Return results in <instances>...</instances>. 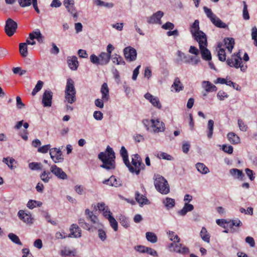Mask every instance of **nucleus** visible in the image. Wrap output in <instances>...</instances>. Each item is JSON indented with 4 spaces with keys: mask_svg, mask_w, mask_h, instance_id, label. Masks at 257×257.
Returning a JSON list of instances; mask_svg holds the SVG:
<instances>
[{
    "mask_svg": "<svg viewBox=\"0 0 257 257\" xmlns=\"http://www.w3.org/2000/svg\"><path fill=\"white\" fill-rule=\"evenodd\" d=\"M199 29V22L198 20H196L191 27V33L194 39L199 43L202 58L205 60L210 61L211 55L210 51L207 48L206 35Z\"/></svg>",
    "mask_w": 257,
    "mask_h": 257,
    "instance_id": "f257e3e1",
    "label": "nucleus"
},
{
    "mask_svg": "<svg viewBox=\"0 0 257 257\" xmlns=\"http://www.w3.org/2000/svg\"><path fill=\"white\" fill-rule=\"evenodd\" d=\"M98 157L103 163L101 167L107 170L115 169V153L109 146H107L104 152L100 153Z\"/></svg>",
    "mask_w": 257,
    "mask_h": 257,
    "instance_id": "f03ea898",
    "label": "nucleus"
},
{
    "mask_svg": "<svg viewBox=\"0 0 257 257\" xmlns=\"http://www.w3.org/2000/svg\"><path fill=\"white\" fill-rule=\"evenodd\" d=\"M143 122L147 130L151 133H159L165 130V123L158 118L145 119Z\"/></svg>",
    "mask_w": 257,
    "mask_h": 257,
    "instance_id": "7ed1b4c3",
    "label": "nucleus"
},
{
    "mask_svg": "<svg viewBox=\"0 0 257 257\" xmlns=\"http://www.w3.org/2000/svg\"><path fill=\"white\" fill-rule=\"evenodd\" d=\"M76 93L73 80L71 78L67 79L65 90V102L70 104L75 102L76 100Z\"/></svg>",
    "mask_w": 257,
    "mask_h": 257,
    "instance_id": "20e7f679",
    "label": "nucleus"
},
{
    "mask_svg": "<svg viewBox=\"0 0 257 257\" xmlns=\"http://www.w3.org/2000/svg\"><path fill=\"white\" fill-rule=\"evenodd\" d=\"M132 173L139 175L142 169L145 168V165L142 162L141 157L138 154H134L132 156V165L128 161V165H125Z\"/></svg>",
    "mask_w": 257,
    "mask_h": 257,
    "instance_id": "39448f33",
    "label": "nucleus"
},
{
    "mask_svg": "<svg viewBox=\"0 0 257 257\" xmlns=\"http://www.w3.org/2000/svg\"><path fill=\"white\" fill-rule=\"evenodd\" d=\"M154 185L157 190L163 194H167L170 192V187L168 181L163 176L155 175Z\"/></svg>",
    "mask_w": 257,
    "mask_h": 257,
    "instance_id": "423d86ee",
    "label": "nucleus"
},
{
    "mask_svg": "<svg viewBox=\"0 0 257 257\" xmlns=\"http://www.w3.org/2000/svg\"><path fill=\"white\" fill-rule=\"evenodd\" d=\"M101 93L102 94L101 99L97 98L95 101V105L100 108L103 107L104 101H107L109 98V89L107 84L104 83L101 88Z\"/></svg>",
    "mask_w": 257,
    "mask_h": 257,
    "instance_id": "0eeeda50",
    "label": "nucleus"
},
{
    "mask_svg": "<svg viewBox=\"0 0 257 257\" xmlns=\"http://www.w3.org/2000/svg\"><path fill=\"white\" fill-rule=\"evenodd\" d=\"M17 28V23L12 19L9 18L6 21L5 31L8 36H12L16 32Z\"/></svg>",
    "mask_w": 257,
    "mask_h": 257,
    "instance_id": "6e6552de",
    "label": "nucleus"
},
{
    "mask_svg": "<svg viewBox=\"0 0 257 257\" xmlns=\"http://www.w3.org/2000/svg\"><path fill=\"white\" fill-rule=\"evenodd\" d=\"M50 155L54 163L62 162L64 160L62 153L59 149L54 148L50 150Z\"/></svg>",
    "mask_w": 257,
    "mask_h": 257,
    "instance_id": "1a4fd4ad",
    "label": "nucleus"
},
{
    "mask_svg": "<svg viewBox=\"0 0 257 257\" xmlns=\"http://www.w3.org/2000/svg\"><path fill=\"white\" fill-rule=\"evenodd\" d=\"M226 62L230 67L238 68L240 66V63L241 62V58L239 52L232 55L231 57L226 60Z\"/></svg>",
    "mask_w": 257,
    "mask_h": 257,
    "instance_id": "9d476101",
    "label": "nucleus"
},
{
    "mask_svg": "<svg viewBox=\"0 0 257 257\" xmlns=\"http://www.w3.org/2000/svg\"><path fill=\"white\" fill-rule=\"evenodd\" d=\"M123 53L125 58L129 61H133L136 59L137 51L131 46L125 47L123 50Z\"/></svg>",
    "mask_w": 257,
    "mask_h": 257,
    "instance_id": "9b49d317",
    "label": "nucleus"
},
{
    "mask_svg": "<svg viewBox=\"0 0 257 257\" xmlns=\"http://www.w3.org/2000/svg\"><path fill=\"white\" fill-rule=\"evenodd\" d=\"M51 172L55 175L58 178L65 180L67 179V174L60 168L58 167L56 165H52L50 168Z\"/></svg>",
    "mask_w": 257,
    "mask_h": 257,
    "instance_id": "f8f14e48",
    "label": "nucleus"
},
{
    "mask_svg": "<svg viewBox=\"0 0 257 257\" xmlns=\"http://www.w3.org/2000/svg\"><path fill=\"white\" fill-rule=\"evenodd\" d=\"M19 218L24 222L31 224L33 223V218L30 212L26 213L23 210H20L18 213Z\"/></svg>",
    "mask_w": 257,
    "mask_h": 257,
    "instance_id": "ddd939ff",
    "label": "nucleus"
},
{
    "mask_svg": "<svg viewBox=\"0 0 257 257\" xmlns=\"http://www.w3.org/2000/svg\"><path fill=\"white\" fill-rule=\"evenodd\" d=\"M53 93L50 90L45 91L43 95L42 104L44 107H50L52 105Z\"/></svg>",
    "mask_w": 257,
    "mask_h": 257,
    "instance_id": "4468645a",
    "label": "nucleus"
},
{
    "mask_svg": "<svg viewBox=\"0 0 257 257\" xmlns=\"http://www.w3.org/2000/svg\"><path fill=\"white\" fill-rule=\"evenodd\" d=\"M145 98L147 99L151 104L155 107L161 109L162 108V104L158 97L153 96L150 93H147L144 95Z\"/></svg>",
    "mask_w": 257,
    "mask_h": 257,
    "instance_id": "2eb2a0df",
    "label": "nucleus"
},
{
    "mask_svg": "<svg viewBox=\"0 0 257 257\" xmlns=\"http://www.w3.org/2000/svg\"><path fill=\"white\" fill-rule=\"evenodd\" d=\"M163 16L164 13L159 11L149 18L147 22L149 24H161V19Z\"/></svg>",
    "mask_w": 257,
    "mask_h": 257,
    "instance_id": "dca6fc26",
    "label": "nucleus"
},
{
    "mask_svg": "<svg viewBox=\"0 0 257 257\" xmlns=\"http://www.w3.org/2000/svg\"><path fill=\"white\" fill-rule=\"evenodd\" d=\"M103 183L117 187L121 186V181L119 179H117L115 176H111L109 179L104 180Z\"/></svg>",
    "mask_w": 257,
    "mask_h": 257,
    "instance_id": "f3484780",
    "label": "nucleus"
},
{
    "mask_svg": "<svg viewBox=\"0 0 257 257\" xmlns=\"http://www.w3.org/2000/svg\"><path fill=\"white\" fill-rule=\"evenodd\" d=\"M67 63L69 67L72 70H76L78 67V61L75 56H69L67 57Z\"/></svg>",
    "mask_w": 257,
    "mask_h": 257,
    "instance_id": "a211bd4d",
    "label": "nucleus"
},
{
    "mask_svg": "<svg viewBox=\"0 0 257 257\" xmlns=\"http://www.w3.org/2000/svg\"><path fill=\"white\" fill-rule=\"evenodd\" d=\"M173 251L182 254H186L189 252V249L188 247L181 243L176 244L175 247L173 248Z\"/></svg>",
    "mask_w": 257,
    "mask_h": 257,
    "instance_id": "6ab92c4d",
    "label": "nucleus"
},
{
    "mask_svg": "<svg viewBox=\"0 0 257 257\" xmlns=\"http://www.w3.org/2000/svg\"><path fill=\"white\" fill-rule=\"evenodd\" d=\"M202 86L206 92H215L217 90L216 86L208 81H203L202 83Z\"/></svg>",
    "mask_w": 257,
    "mask_h": 257,
    "instance_id": "aec40b11",
    "label": "nucleus"
},
{
    "mask_svg": "<svg viewBox=\"0 0 257 257\" xmlns=\"http://www.w3.org/2000/svg\"><path fill=\"white\" fill-rule=\"evenodd\" d=\"M70 231L71 233L68 235V237H71V235H73L74 237H79L81 236V230L77 224H72Z\"/></svg>",
    "mask_w": 257,
    "mask_h": 257,
    "instance_id": "412c9836",
    "label": "nucleus"
},
{
    "mask_svg": "<svg viewBox=\"0 0 257 257\" xmlns=\"http://www.w3.org/2000/svg\"><path fill=\"white\" fill-rule=\"evenodd\" d=\"M135 198L136 201L140 204V206L150 204V202L147 197L145 196L140 194L139 192H136Z\"/></svg>",
    "mask_w": 257,
    "mask_h": 257,
    "instance_id": "4be33fe9",
    "label": "nucleus"
},
{
    "mask_svg": "<svg viewBox=\"0 0 257 257\" xmlns=\"http://www.w3.org/2000/svg\"><path fill=\"white\" fill-rule=\"evenodd\" d=\"M111 55L105 52H101L99 55V65H106L109 62Z\"/></svg>",
    "mask_w": 257,
    "mask_h": 257,
    "instance_id": "5701e85b",
    "label": "nucleus"
},
{
    "mask_svg": "<svg viewBox=\"0 0 257 257\" xmlns=\"http://www.w3.org/2000/svg\"><path fill=\"white\" fill-rule=\"evenodd\" d=\"M194 206L193 205L189 203H185L183 208L178 211V213L181 216L185 215L188 212L191 211L193 210Z\"/></svg>",
    "mask_w": 257,
    "mask_h": 257,
    "instance_id": "b1692460",
    "label": "nucleus"
},
{
    "mask_svg": "<svg viewBox=\"0 0 257 257\" xmlns=\"http://www.w3.org/2000/svg\"><path fill=\"white\" fill-rule=\"evenodd\" d=\"M224 43L229 52L231 53L234 45V39L232 38H225Z\"/></svg>",
    "mask_w": 257,
    "mask_h": 257,
    "instance_id": "393cba45",
    "label": "nucleus"
},
{
    "mask_svg": "<svg viewBox=\"0 0 257 257\" xmlns=\"http://www.w3.org/2000/svg\"><path fill=\"white\" fill-rule=\"evenodd\" d=\"M230 174L235 178L242 179L244 175L241 170L237 169H232L230 170Z\"/></svg>",
    "mask_w": 257,
    "mask_h": 257,
    "instance_id": "a878e982",
    "label": "nucleus"
},
{
    "mask_svg": "<svg viewBox=\"0 0 257 257\" xmlns=\"http://www.w3.org/2000/svg\"><path fill=\"white\" fill-rule=\"evenodd\" d=\"M227 138L229 141L233 144H237L240 141L239 138L234 133L232 132L228 134Z\"/></svg>",
    "mask_w": 257,
    "mask_h": 257,
    "instance_id": "bb28decb",
    "label": "nucleus"
},
{
    "mask_svg": "<svg viewBox=\"0 0 257 257\" xmlns=\"http://www.w3.org/2000/svg\"><path fill=\"white\" fill-rule=\"evenodd\" d=\"M211 22L218 28H226L227 27V25L216 16L211 21Z\"/></svg>",
    "mask_w": 257,
    "mask_h": 257,
    "instance_id": "cd10ccee",
    "label": "nucleus"
},
{
    "mask_svg": "<svg viewBox=\"0 0 257 257\" xmlns=\"http://www.w3.org/2000/svg\"><path fill=\"white\" fill-rule=\"evenodd\" d=\"M19 51L21 56L23 57H26L28 56V47L27 43H20L19 44Z\"/></svg>",
    "mask_w": 257,
    "mask_h": 257,
    "instance_id": "c85d7f7f",
    "label": "nucleus"
},
{
    "mask_svg": "<svg viewBox=\"0 0 257 257\" xmlns=\"http://www.w3.org/2000/svg\"><path fill=\"white\" fill-rule=\"evenodd\" d=\"M196 167L197 170L203 174H206L209 172V169L203 163H197Z\"/></svg>",
    "mask_w": 257,
    "mask_h": 257,
    "instance_id": "c756f323",
    "label": "nucleus"
},
{
    "mask_svg": "<svg viewBox=\"0 0 257 257\" xmlns=\"http://www.w3.org/2000/svg\"><path fill=\"white\" fill-rule=\"evenodd\" d=\"M111 60L113 63H116L117 65H124L125 62L123 58L116 54H114L111 57Z\"/></svg>",
    "mask_w": 257,
    "mask_h": 257,
    "instance_id": "7c9ffc66",
    "label": "nucleus"
},
{
    "mask_svg": "<svg viewBox=\"0 0 257 257\" xmlns=\"http://www.w3.org/2000/svg\"><path fill=\"white\" fill-rule=\"evenodd\" d=\"M172 88H174L176 92H179L182 90L183 86L178 78H176L174 82L172 85Z\"/></svg>",
    "mask_w": 257,
    "mask_h": 257,
    "instance_id": "2f4dec72",
    "label": "nucleus"
},
{
    "mask_svg": "<svg viewBox=\"0 0 257 257\" xmlns=\"http://www.w3.org/2000/svg\"><path fill=\"white\" fill-rule=\"evenodd\" d=\"M120 154L122 158L123 161L125 165H128V154L127 151L125 148L124 146L121 147Z\"/></svg>",
    "mask_w": 257,
    "mask_h": 257,
    "instance_id": "473e14b6",
    "label": "nucleus"
},
{
    "mask_svg": "<svg viewBox=\"0 0 257 257\" xmlns=\"http://www.w3.org/2000/svg\"><path fill=\"white\" fill-rule=\"evenodd\" d=\"M163 203L168 209L173 208L175 204V200L169 197L166 198L163 200Z\"/></svg>",
    "mask_w": 257,
    "mask_h": 257,
    "instance_id": "72a5a7b5",
    "label": "nucleus"
},
{
    "mask_svg": "<svg viewBox=\"0 0 257 257\" xmlns=\"http://www.w3.org/2000/svg\"><path fill=\"white\" fill-rule=\"evenodd\" d=\"M42 203L40 201H38L34 200H30L28 201L27 206L29 208L32 209L36 207V206L40 207L42 206Z\"/></svg>",
    "mask_w": 257,
    "mask_h": 257,
    "instance_id": "f704fd0d",
    "label": "nucleus"
},
{
    "mask_svg": "<svg viewBox=\"0 0 257 257\" xmlns=\"http://www.w3.org/2000/svg\"><path fill=\"white\" fill-rule=\"evenodd\" d=\"M51 175V172L49 171H44L40 175L41 179L45 183H48L51 177L49 176Z\"/></svg>",
    "mask_w": 257,
    "mask_h": 257,
    "instance_id": "c9c22d12",
    "label": "nucleus"
},
{
    "mask_svg": "<svg viewBox=\"0 0 257 257\" xmlns=\"http://www.w3.org/2000/svg\"><path fill=\"white\" fill-rule=\"evenodd\" d=\"M146 236L147 239L152 243H155L157 241V237L154 233L148 232L146 233Z\"/></svg>",
    "mask_w": 257,
    "mask_h": 257,
    "instance_id": "e433bc0d",
    "label": "nucleus"
},
{
    "mask_svg": "<svg viewBox=\"0 0 257 257\" xmlns=\"http://www.w3.org/2000/svg\"><path fill=\"white\" fill-rule=\"evenodd\" d=\"M200 236L204 241L207 242H209L210 236L207 233V230L205 227L202 228V229L200 231Z\"/></svg>",
    "mask_w": 257,
    "mask_h": 257,
    "instance_id": "4c0bfd02",
    "label": "nucleus"
},
{
    "mask_svg": "<svg viewBox=\"0 0 257 257\" xmlns=\"http://www.w3.org/2000/svg\"><path fill=\"white\" fill-rule=\"evenodd\" d=\"M8 237L15 243L20 245H22V242L20 241L19 237L17 235L13 233H10L8 234Z\"/></svg>",
    "mask_w": 257,
    "mask_h": 257,
    "instance_id": "58836bf2",
    "label": "nucleus"
},
{
    "mask_svg": "<svg viewBox=\"0 0 257 257\" xmlns=\"http://www.w3.org/2000/svg\"><path fill=\"white\" fill-rule=\"evenodd\" d=\"M169 238L170 240H171L172 242H179L180 241V238L174 232L172 231H169L168 232Z\"/></svg>",
    "mask_w": 257,
    "mask_h": 257,
    "instance_id": "ea45409f",
    "label": "nucleus"
},
{
    "mask_svg": "<svg viewBox=\"0 0 257 257\" xmlns=\"http://www.w3.org/2000/svg\"><path fill=\"white\" fill-rule=\"evenodd\" d=\"M214 121L213 120L210 119L208 122V132L207 133V136L208 138H211L212 136L213 131Z\"/></svg>",
    "mask_w": 257,
    "mask_h": 257,
    "instance_id": "a19ab883",
    "label": "nucleus"
},
{
    "mask_svg": "<svg viewBox=\"0 0 257 257\" xmlns=\"http://www.w3.org/2000/svg\"><path fill=\"white\" fill-rule=\"evenodd\" d=\"M218 56L220 61L224 62L226 60V53L223 48H220L218 50Z\"/></svg>",
    "mask_w": 257,
    "mask_h": 257,
    "instance_id": "79ce46f5",
    "label": "nucleus"
},
{
    "mask_svg": "<svg viewBox=\"0 0 257 257\" xmlns=\"http://www.w3.org/2000/svg\"><path fill=\"white\" fill-rule=\"evenodd\" d=\"M111 227L114 231H117L118 228V223L116 220L113 216H109L108 219Z\"/></svg>",
    "mask_w": 257,
    "mask_h": 257,
    "instance_id": "37998d69",
    "label": "nucleus"
},
{
    "mask_svg": "<svg viewBox=\"0 0 257 257\" xmlns=\"http://www.w3.org/2000/svg\"><path fill=\"white\" fill-rule=\"evenodd\" d=\"M203 9L206 16L211 21L216 16L212 13L210 9H209L206 7H204Z\"/></svg>",
    "mask_w": 257,
    "mask_h": 257,
    "instance_id": "c03bdc74",
    "label": "nucleus"
},
{
    "mask_svg": "<svg viewBox=\"0 0 257 257\" xmlns=\"http://www.w3.org/2000/svg\"><path fill=\"white\" fill-rule=\"evenodd\" d=\"M243 18L245 20L249 19V15L247 10V5L245 1L243 2Z\"/></svg>",
    "mask_w": 257,
    "mask_h": 257,
    "instance_id": "a18cd8bd",
    "label": "nucleus"
},
{
    "mask_svg": "<svg viewBox=\"0 0 257 257\" xmlns=\"http://www.w3.org/2000/svg\"><path fill=\"white\" fill-rule=\"evenodd\" d=\"M157 157L159 159L162 158L167 160H172L173 159V158L171 155L164 152L159 153L157 154Z\"/></svg>",
    "mask_w": 257,
    "mask_h": 257,
    "instance_id": "49530a36",
    "label": "nucleus"
},
{
    "mask_svg": "<svg viewBox=\"0 0 257 257\" xmlns=\"http://www.w3.org/2000/svg\"><path fill=\"white\" fill-rule=\"evenodd\" d=\"M229 227H232L233 226L239 227L242 225V223L240 220L238 219H235L234 220H229L227 222Z\"/></svg>",
    "mask_w": 257,
    "mask_h": 257,
    "instance_id": "de8ad7c7",
    "label": "nucleus"
},
{
    "mask_svg": "<svg viewBox=\"0 0 257 257\" xmlns=\"http://www.w3.org/2000/svg\"><path fill=\"white\" fill-rule=\"evenodd\" d=\"M78 223L81 227H82L84 229H87L88 230H89L90 229V225H89L88 223H86L84 219L80 218L78 220Z\"/></svg>",
    "mask_w": 257,
    "mask_h": 257,
    "instance_id": "09e8293b",
    "label": "nucleus"
},
{
    "mask_svg": "<svg viewBox=\"0 0 257 257\" xmlns=\"http://www.w3.org/2000/svg\"><path fill=\"white\" fill-rule=\"evenodd\" d=\"M41 164L39 163L32 162L29 164V167L32 170H41Z\"/></svg>",
    "mask_w": 257,
    "mask_h": 257,
    "instance_id": "8fccbe9b",
    "label": "nucleus"
},
{
    "mask_svg": "<svg viewBox=\"0 0 257 257\" xmlns=\"http://www.w3.org/2000/svg\"><path fill=\"white\" fill-rule=\"evenodd\" d=\"M20 6L22 7H26L30 6L32 4V0H18Z\"/></svg>",
    "mask_w": 257,
    "mask_h": 257,
    "instance_id": "3c124183",
    "label": "nucleus"
},
{
    "mask_svg": "<svg viewBox=\"0 0 257 257\" xmlns=\"http://www.w3.org/2000/svg\"><path fill=\"white\" fill-rule=\"evenodd\" d=\"M217 98L220 100H223L225 98L228 97V95L222 90H220L217 94Z\"/></svg>",
    "mask_w": 257,
    "mask_h": 257,
    "instance_id": "603ef678",
    "label": "nucleus"
},
{
    "mask_svg": "<svg viewBox=\"0 0 257 257\" xmlns=\"http://www.w3.org/2000/svg\"><path fill=\"white\" fill-rule=\"evenodd\" d=\"M87 218L90 220L92 224L98 225L99 220L97 217L96 215H94L93 213H92L91 215H89V217H87Z\"/></svg>",
    "mask_w": 257,
    "mask_h": 257,
    "instance_id": "864d4df0",
    "label": "nucleus"
},
{
    "mask_svg": "<svg viewBox=\"0 0 257 257\" xmlns=\"http://www.w3.org/2000/svg\"><path fill=\"white\" fill-rule=\"evenodd\" d=\"M9 158H4L3 159V162L5 163L9 167H10L11 169H13V164L14 162H15V160L14 159H10V161L9 162Z\"/></svg>",
    "mask_w": 257,
    "mask_h": 257,
    "instance_id": "5fc2aeb1",
    "label": "nucleus"
},
{
    "mask_svg": "<svg viewBox=\"0 0 257 257\" xmlns=\"http://www.w3.org/2000/svg\"><path fill=\"white\" fill-rule=\"evenodd\" d=\"M238 125L240 131L243 132H246L247 131V127L242 120H238Z\"/></svg>",
    "mask_w": 257,
    "mask_h": 257,
    "instance_id": "6e6d98bb",
    "label": "nucleus"
},
{
    "mask_svg": "<svg viewBox=\"0 0 257 257\" xmlns=\"http://www.w3.org/2000/svg\"><path fill=\"white\" fill-rule=\"evenodd\" d=\"M90 61L94 64L99 65V56H97L94 54H92L90 56Z\"/></svg>",
    "mask_w": 257,
    "mask_h": 257,
    "instance_id": "4d7b16f0",
    "label": "nucleus"
},
{
    "mask_svg": "<svg viewBox=\"0 0 257 257\" xmlns=\"http://www.w3.org/2000/svg\"><path fill=\"white\" fill-rule=\"evenodd\" d=\"M35 38L40 43H42L43 41V37L39 30L35 31Z\"/></svg>",
    "mask_w": 257,
    "mask_h": 257,
    "instance_id": "13d9d810",
    "label": "nucleus"
},
{
    "mask_svg": "<svg viewBox=\"0 0 257 257\" xmlns=\"http://www.w3.org/2000/svg\"><path fill=\"white\" fill-rule=\"evenodd\" d=\"M51 45L52 48L50 49L51 53L54 55L58 54L60 51L59 48L54 43H52Z\"/></svg>",
    "mask_w": 257,
    "mask_h": 257,
    "instance_id": "bf43d9fd",
    "label": "nucleus"
},
{
    "mask_svg": "<svg viewBox=\"0 0 257 257\" xmlns=\"http://www.w3.org/2000/svg\"><path fill=\"white\" fill-rule=\"evenodd\" d=\"M233 147L231 146H226L225 145H223L222 146V150L229 154H231L233 152Z\"/></svg>",
    "mask_w": 257,
    "mask_h": 257,
    "instance_id": "052dcab7",
    "label": "nucleus"
},
{
    "mask_svg": "<svg viewBox=\"0 0 257 257\" xmlns=\"http://www.w3.org/2000/svg\"><path fill=\"white\" fill-rule=\"evenodd\" d=\"M50 147L51 146L50 145L43 146L41 147H40L38 149V151L42 153H46L48 150H50Z\"/></svg>",
    "mask_w": 257,
    "mask_h": 257,
    "instance_id": "680f3d73",
    "label": "nucleus"
},
{
    "mask_svg": "<svg viewBox=\"0 0 257 257\" xmlns=\"http://www.w3.org/2000/svg\"><path fill=\"white\" fill-rule=\"evenodd\" d=\"M239 211L242 213L248 214L252 215L253 214V208L251 207H248L246 210L241 207L240 208Z\"/></svg>",
    "mask_w": 257,
    "mask_h": 257,
    "instance_id": "e2e57ef3",
    "label": "nucleus"
},
{
    "mask_svg": "<svg viewBox=\"0 0 257 257\" xmlns=\"http://www.w3.org/2000/svg\"><path fill=\"white\" fill-rule=\"evenodd\" d=\"M93 117L96 120H101L103 118V113L100 111H95Z\"/></svg>",
    "mask_w": 257,
    "mask_h": 257,
    "instance_id": "0e129e2a",
    "label": "nucleus"
},
{
    "mask_svg": "<svg viewBox=\"0 0 257 257\" xmlns=\"http://www.w3.org/2000/svg\"><path fill=\"white\" fill-rule=\"evenodd\" d=\"M17 107L19 109H21L25 106L24 103L22 102L20 96L16 97Z\"/></svg>",
    "mask_w": 257,
    "mask_h": 257,
    "instance_id": "69168bd1",
    "label": "nucleus"
},
{
    "mask_svg": "<svg viewBox=\"0 0 257 257\" xmlns=\"http://www.w3.org/2000/svg\"><path fill=\"white\" fill-rule=\"evenodd\" d=\"M145 252L154 256H158L157 252L155 249L150 247H147Z\"/></svg>",
    "mask_w": 257,
    "mask_h": 257,
    "instance_id": "338daca9",
    "label": "nucleus"
},
{
    "mask_svg": "<svg viewBox=\"0 0 257 257\" xmlns=\"http://www.w3.org/2000/svg\"><path fill=\"white\" fill-rule=\"evenodd\" d=\"M23 256L22 257H33L32 253L30 252L29 249L27 248H23L22 249Z\"/></svg>",
    "mask_w": 257,
    "mask_h": 257,
    "instance_id": "774afa93",
    "label": "nucleus"
}]
</instances>
